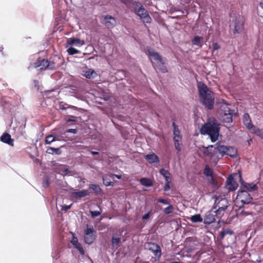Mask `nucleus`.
<instances>
[{
  "mask_svg": "<svg viewBox=\"0 0 263 263\" xmlns=\"http://www.w3.org/2000/svg\"><path fill=\"white\" fill-rule=\"evenodd\" d=\"M243 122L246 127L250 130L254 125L252 123L250 115L246 113L243 116Z\"/></svg>",
  "mask_w": 263,
  "mask_h": 263,
  "instance_id": "obj_17",
  "label": "nucleus"
},
{
  "mask_svg": "<svg viewBox=\"0 0 263 263\" xmlns=\"http://www.w3.org/2000/svg\"><path fill=\"white\" fill-rule=\"evenodd\" d=\"M203 37L202 36H195L192 41L193 45L201 47L203 45Z\"/></svg>",
  "mask_w": 263,
  "mask_h": 263,
  "instance_id": "obj_24",
  "label": "nucleus"
},
{
  "mask_svg": "<svg viewBox=\"0 0 263 263\" xmlns=\"http://www.w3.org/2000/svg\"><path fill=\"white\" fill-rule=\"evenodd\" d=\"M71 205H63L62 207V210L66 212L67 210L71 208Z\"/></svg>",
  "mask_w": 263,
  "mask_h": 263,
  "instance_id": "obj_47",
  "label": "nucleus"
},
{
  "mask_svg": "<svg viewBox=\"0 0 263 263\" xmlns=\"http://www.w3.org/2000/svg\"><path fill=\"white\" fill-rule=\"evenodd\" d=\"M149 214H150V213H148L147 214H145V215H144L143 216H142V218L143 219H147L149 218Z\"/></svg>",
  "mask_w": 263,
  "mask_h": 263,
  "instance_id": "obj_49",
  "label": "nucleus"
},
{
  "mask_svg": "<svg viewBox=\"0 0 263 263\" xmlns=\"http://www.w3.org/2000/svg\"><path fill=\"white\" fill-rule=\"evenodd\" d=\"M213 48L214 50H216L220 48V46L219 45V44L218 43H214L213 44Z\"/></svg>",
  "mask_w": 263,
  "mask_h": 263,
  "instance_id": "obj_46",
  "label": "nucleus"
},
{
  "mask_svg": "<svg viewBox=\"0 0 263 263\" xmlns=\"http://www.w3.org/2000/svg\"><path fill=\"white\" fill-rule=\"evenodd\" d=\"M232 107L231 104L227 103L224 100L219 103L218 114L220 119L223 122L226 123L232 122L233 115L234 114V110Z\"/></svg>",
  "mask_w": 263,
  "mask_h": 263,
  "instance_id": "obj_3",
  "label": "nucleus"
},
{
  "mask_svg": "<svg viewBox=\"0 0 263 263\" xmlns=\"http://www.w3.org/2000/svg\"><path fill=\"white\" fill-rule=\"evenodd\" d=\"M148 53L149 56L152 58L156 62L160 60L162 58L160 57L158 52H155V51L151 48L148 49Z\"/></svg>",
  "mask_w": 263,
  "mask_h": 263,
  "instance_id": "obj_22",
  "label": "nucleus"
},
{
  "mask_svg": "<svg viewBox=\"0 0 263 263\" xmlns=\"http://www.w3.org/2000/svg\"><path fill=\"white\" fill-rule=\"evenodd\" d=\"M170 184H171V180L166 181V184L164 186V191H167L170 189V188H171Z\"/></svg>",
  "mask_w": 263,
  "mask_h": 263,
  "instance_id": "obj_45",
  "label": "nucleus"
},
{
  "mask_svg": "<svg viewBox=\"0 0 263 263\" xmlns=\"http://www.w3.org/2000/svg\"><path fill=\"white\" fill-rule=\"evenodd\" d=\"M91 154L93 155H98L99 153L97 152H91Z\"/></svg>",
  "mask_w": 263,
  "mask_h": 263,
  "instance_id": "obj_51",
  "label": "nucleus"
},
{
  "mask_svg": "<svg viewBox=\"0 0 263 263\" xmlns=\"http://www.w3.org/2000/svg\"><path fill=\"white\" fill-rule=\"evenodd\" d=\"M135 11L136 13L140 16V19L144 23H149L151 22V17L142 5L139 2H135Z\"/></svg>",
  "mask_w": 263,
  "mask_h": 263,
  "instance_id": "obj_6",
  "label": "nucleus"
},
{
  "mask_svg": "<svg viewBox=\"0 0 263 263\" xmlns=\"http://www.w3.org/2000/svg\"><path fill=\"white\" fill-rule=\"evenodd\" d=\"M174 207L170 203L168 205V206L163 210V212L165 214H171L173 212Z\"/></svg>",
  "mask_w": 263,
  "mask_h": 263,
  "instance_id": "obj_36",
  "label": "nucleus"
},
{
  "mask_svg": "<svg viewBox=\"0 0 263 263\" xmlns=\"http://www.w3.org/2000/svg\"><path fill=\"white\" fill-rule=\"evenodd\" d=\"M67 52L70 55H73L74 54L79 53H80V51L78 50L73 48V47H70L68 48L67 49Z\"/></svg>",
  "mask_w": 263,
  "mask_h": 263,
  "instance_id": "obj_41",
  "label": "nucleus"
},
{
  "mask_svg": "<svg viewBox=\"0 0 263 263\" xmlns=\"http://www.w3.org/2000/svg\"><path fill=\"white\" fill-rule=\"evenodd\" d=\"M245 187L249 191H253L256 190L257 189L256 185L252 183H246L245 185Z\"/></svg>",
  "mask_w": 263,
  "mask_h": 263,
  "instance_id": "obj_34",
  "label": "nucleus"
},
{
  "mask_svg": "<svg viewBox=\"0 0 263 263\" xmlns=\"http://www.w3.org/2000/svg\"><path fill=\"white\" fill-rule=\"evenodd\" d=\"M113 176L117 178L118 179H120L121 178V176H119V175H113Z\"/></svg>",
  "mask_w": 263,
  "mask_h": 263,
  "instance_id": "obj_52",
  "label": "nucleus"
},
{
  "mask_svg": "<svg viewBox=\"0 0 263 263\" xmlns=\"http://www.w3.org/2000/svg\"><path fill=\"white\" fill-rule=\"evenodd\" d=\"M89 188L92 190L96 193H99L101 190L100 186L97 184H91L89 185Z\"/></svg>",
  "mask_w": 263,
  "mask_h": 263,
  "instance_id": "obj_35",
  "label": "nucleus"
},
{
  "mask_svg": "<svg viewBox=\"0 0 263 263\" xmlns=\"http://www.w3.org/2000/svg\"><path fill=\"white\" fill-rule=\"evenodd\" d=\"M203 173L206 176L209 177L208 180L209 182L213 186L214 188L216 189L217 187V183L213 176V170L209 166L206 165L204 170Z\"/></svg>",
  "mask_w": 263,
  "mask_h": 263,
  "instance_id": "obj_11",
  "label": "nucleus"
},
{
  "mask_svg": "<svg viewBox=\"0 0 263 263\" xmlns=\"http://www.w3.org/2000/svg\"><path fill=\"white\" fill-rule=\"evenodd\" d=\"M97 76V73L92 69L86 70L84 73V76L88 79L95 78Z\"/></svg>",
  "mask_w": 263,
  "mask_h": 263,
  "instance_id": "obj_29",
  "label": "nucleus"
},
{
  "mask_svg": "<svg viewBox=\"0 0 263 263\" xmlns=\"http://www.w3.org/2000/svg\"><path fill=\"white\" fill-rule=\"evenodd\" d=\"M103 183L105 186L112 185L114 183L111 182L108 178L107 176L103 177Z\"/></svg>",
  "mask_w": 263,
  "mask_h": 263,
  "instance_id": "obj_37",
  "label": "nucleus"
},
{
  "mask_svg": "<svg viewBox=\"0 0 263 263\" xmlns=\"http://www.w3.org/2000/svg\"><path fill=\"white\" fill-rule=\"evenodd\" d=\"M224 211V210H221L219 208H218L215 211H213V212H214V214L215 215V216H216L218 217H221L223 215Z\"/></svg>",
  "mask_w": 263,
  "mask_h": 263,
  "instance_id": "obj_38",
  "label": "nucleus"
},
{
  "mask_svg": "<svg viewBox=\"0 0 263 263\" xmlns=\"http://www.w3.org/2000/svg\"><path fill=\"white\" fill-rule=\"evenodd\" d=\"M85 44L84 40H81L78 38L70 37L67 39V45H74L77 47H81Z\"/></svg>",
  "mask_w": 263,
  "mask_h": 263,
  "instance_id": "obj_15",
  "label": "nucleus"
},
{
  "mask_svg": "<svg viewBox=\"0 0 263 263\" xmlns=\"http://www.w3.org/2000/svg\"><path fill=\"white\" fill-rule=\"evenodd\" d=\"M250 132L252 134L256 135L261 139H263V131L256 126L253 127L250 130Z\"/></svg>",
  "mask_w": 263,
  "mask_h": 263,
  "instance_id": "obj_27",
  "label": "nucleus"
},
{
  "mask_svg": "<svg viewBox=\"0 0 263 263\" xmlns=\"http://www.w3.org/2000/svg\"><path fill=\"white\" fill-rule=\"evenodd\" d=\"M93 228H87L85 230L84 240L86 243L90 245L95 240L96 237L93 234Z\"/></svg>",
  "mask_w": 263,
  "mask_h": 263,
  "instance_id": "obj_10",
  "label": "nucleus"
},
{
  "mask_svg": "<svg viewBox=\"0 0 263 263\" xmlns=\"http://www.w3.org/2000/svg\"><path fill=\"white\" fill-rule=\"evenodd\" d=\"M60 171L61 173H64L65 175H71V172L68 170V168L66 167V166H62L60 170Z\"/></svg>",
  "mask_w": 263,
  "mask_h": 263,
  "instance_id": "obj_42",
  "label": "nucleus"
},
{
  "mask_svg": "<svg viewBox=\"0 0 263 263\" xmlns=\"http://www.w3.org/2000/svg\"><path fill=\"white\" fill-rule=\"evenodd\" d=\"M47 152L49 154H55L59 155L61 154V151L60 148H53L50 147L47 149Z\"/></svg>",
  "mask_w": 263,
  "mask_h": 263,
  "instance_id": "obj_33",
  "label": "nucleus"
},
{
  "mask_svg": "<svg viewBox=\"0 0 263 263\" xmlns=\"http://www.w3.org/2000/svg\"><path fill=\"white\" fill-rule=\"evenodd\" d=\"M232 234L233 232L231 230L229 229H226L223 230L222 232H221L220 235L221 238H223L224 236L226 235H232Z\"/></svg>",
  "mask_w": 263,
  "mask_h": 263,
  "instance_id": "obj_39",
  "label": "nucleus"
},
{
  "mask_svg": "<svg viewBox=\"0 0 263 263\" xmlns=\"http://www.w3.org/2000/svg\"><path fill=\"white\" fill-rule=\"evenodd\" d=\"M66 132L72 134H76L77 133V130L76 129H69L67 130Z\"/></svg>",
  "mask_w": 263,
  "mask_h": 263,
  "instance_id": "obj_48",
  "label": "nucleus"
},
{
  "mask_svg": "<svg viewBox=\"0 0 263 263\" xmlns=\"http://www.w3.org/2000/svg\"><path fill=\"white\" fill-rule=\"evenodd\" d=\"M226 186L229 191H234L237 188L238 183L232 175H230L227 179Z\"/></svg>",
  "mask_w": 263,
  "mask_h": 263,
  "instance_id": "obj_14",
  "label": "nucleus"
},
{
  "mask_svg": "<svg viewBox=\"0 0 263 263\" xmlns=\"http://www.w3.org/2000/svg\"><path fill=\"white\" fill-rule=\"evenodd\" d=\"M144 158L150 163H158L160 161L159 157L153 153L145 155Z\"/></svg>",
  "mask_w": 263,
  "mask_h": 263,
  "instance_id": "obj_18",
  "label": "nucleus"
},
{
  "mask_svg": "<svg viewBox=\"0 0 263 263\" xmlns=\"http://www.w3.org/2000/svg\"><path fill=\"white\" fill-rule=\"evenodd\" d=\"M104 21L106 26L108 28L113 27L116 23L115 19L109 15H107L104 17Z\"/></svg>",
  "mask_w": 263,
  "mask_h": 263,
  "instance_id": "obj_21",
  "label": "nucleus"
},
{
  "mask_svg": "<svg viewBox=\"0 0 263 263\" xmlns=\"http://www.w3.org/2000/svg\"><path fill=\"white\" fill-rule=\"evenodd\" d=\"M157 201L158 202L163 203V204H165V205H168L170 204V203L167 201V200L164 199H161V198L160 199H158L157 200Z\"/></svg>",
  "mask_w": 263,
  "mask_h": 263,
  "instance_id": "obj_44",
  "label": "nucleus"
},
{
  "mask_svg": "<svg viewBox=\"0 0 263 263\" xmlns=\"http://www.w3.org/2000/svg\"><path fill=\"white\" fill-rule=\"evenodd\" d=\"M228 200L225 198H222L216 203L214 209L219 208L225 211L228 207Z\"/></svg>",
  "mask_w": 263,
  "mask_h": 263,
  "instance_id": "obj_19",
  "label": "nucleus"
},
{
  "mask_svg": "<svg viewBox=\"0 0 263 263\" xmlns=\"http://www.w3.org/2000/svg\"><path fill=\"white\" fill-rule=\"evenodd\" d=\"M190 220L193 222H202L203 220L200 214H196L191 217Z\"/></svg>",
  "mask_w": 263,
  "mask_h": 263,
  "instance_id": "obj_32",
  "label": "nucleus"
},
{
  "mask_svg": "<svg viewBox=\"0 0 263 263\" xmlns=\"http://www.w3.org/2000/svg\"><path fill=\"white\" fill-rule=\"evenodd\" d=\"M217 121L215 119H210L200 129L202 134L209 136L212 142L216 141L219 135V127Z\"/></svg>",
  "mask_w": 263,
  "mask_h": 263,
  "instance_id": "obj_2",
  "label": "nucleus"
},
{
  "mask_svg": "<svg viewBox=\"0 0 263 263\" xmlns=\"http://www.w3.org/2000/svg\"><path fill=\"white\" fill-rule=\"evenodd\" d=\"M140 183L144 186L149 187L153 185L152 180L149 179L142 178L140 180Z\"/></svg>",
  "mask_w": 263,
  "mask_h": 263,
  "instance_id": "obj_30",
  "label": "nucleus"
},
{
  "mask_svg": "<svg viewBox=\"0 0 263 263\" xmlns=\"http://www.w3.org/2000/svg\"><path fill=\"white\" fill-rule=\"evenodd\" d=\"M57 140L55 137L53 135H49L46 138L45 142L46 144H50L54 141Z\"/></svg>",
  "mask_w": 263,
  "mask_h": 263,
  "instance_id": "obj_40",
  "label": "nucleus"
},
{
  "mask_svg": "<svg viewBox=\"0 0 263 263\" xmlns=\"http://www.w3.org/2000/svg\"><path fill=\"white\" fill-rule=\"evenodd\" d=\"M1 141L10 145H13V140L11 139V136L8 133H4L1 136Z\"/></svg>",
  "mask_w": 263,
  "mask_h": 263,
  "instance_id": "obj_23",
  "label": "nucleus"
},
{
  "mask_svg": "<svg viewBox=\"0 0 263 263\" xmlns=\"http://www.w3.org/2000/svg\"><path fill=\"white\" fill-rule=\"evenodd\" d=\"M48 185H49V183H48V182L47 181L44 182L43 183V186L44 187H47L48 186Z\"/></svg>",
  "mask_w": 263,
  "mask_h": 263,
  "instance_id": "obj_50",
  "label": "nucleus"
},
{
  "mask_svg": "<svg viewBox=\"0 0 263 263\" xmlns=\"http://www.w3.org/2000/svg\"><path fill=\"white\" fill-rule=\"evenodd\" d=\"M252 198L247 191H239L236 197V202H240L242 204H248L251 202Z\"/></svg>",
  "mask_w": 263,
  "mask_h": 263,
  "instance_id": "obj_8",
  "label": "nucleus"
},
{
  "mask_svg": "<svg viewBox=\"0 0 263 263\" xmlns=\"http://www.w3.org/2000/svg\"><path fill=\"white\" fill-rule=\"evenodd\" d=\"M149 250H151L156 256L160 257L161 256V249L159 246L155 243L151 245Z\"/></svg>",
  "mask_w": 263,
  "mask_h": 263,
  "instance_id": "obj_25",
  "label": "nucleus"
},
{
  "mask_svg": "<svg viewBox=\"0 0 263 263\" xmlns=\"http://www.w3.org/2000/svg\"><path fill=\"white\" fill-rule=\"evenodd\" d=\"M155 65L161 72L163 73L167 72L166 67L164 65V62L162 59L155 62Z\"/></svg>",
  "mask_w": 263,
  "mask_h": 263,
  "instance_id": "obj_26",
  "label": "nucleus"
},
{
  "mask_svg": "<svg viewBox=\"0 0 263 263\" xmlns=\"http://www.w3.org/2000/svg\"><path fill=\"white\" fill-rule=\"evenodd\" d=\"M213 145H209L207 147H202L200 148V151L205 156L210 158V161L212 163L216 165L219 160L220 159L218 151L216 149V147L213 149Z\"/></svg>",
  "mask_w": 263,
  "mask_h": 263,
  "instance_id": "obj_4",
  "label": "nucleus"
},
{
  "mask_svg": "<svg viewBox=\"0 0 263 263\" xmlns=\"http://www.w3.org/2000/svg\"><path fill=\"white\" fill-rule=\"evenodd\" d=\"M234 33H240L243 29V21L241 17H236L234 22Z\"/></svg>",
  "mask_w": 263,
  "mask_h": 263,
  "instance_id": "obj_13",
  "label": "nucleus"
},
{
  "mask_svg": "<svg viewBox=\"0 0 263 263\" xmlns=\"http://www.w3.org/2000/svg\"><path fill=\"white\" fill-rule=\"evenodd\" d=\"M73 246L80 252L81 254H84L85 252L81 245L78 242L77 238L73 237L71 241Z\"/></svg>",
  "mask_w": 263,
  "mask_h": 263,
  "instance_id": "obj_20",
  "label": "nucleus"
},
{
  "mask_svg": "<svg viewBox=\"0 0 263 263\" xmlns=\"http://www.w3.org/2000/svg\"><path fill=\"white\" fill-rule=\"evenodd\" d=\"M220 158L224 155L229 156L232 158H236L237 156V149L235 147L227 146L223 145H218L216 147Z\"/></svg>",
  "mask_w": 263,
  "mask_h": 263,
  "instance_id": "obj_5",
  "label": "nucleus"
},
{
  "mask_svg": "<svg viewBox=\"0 0 263 263\" xmlns=\"http://www.w3.org/2000/svg\"><path fill=\"white\" fill-rule=\"evenodd\" d=\"M159 172L164 177L165 181L170 180V174L168 171L161 168Z\"/></svg>",
  "mask_w": 263,
  "mask_h": 263,
  "instance_id": "obj_31",
  "label": "nucleus"
},
{
  "mask_svg": "<svg viewBox=\"0 0 263 263\" xmlns=\"http://www.w3.org/2000/svg\"><path fill=\"white\" fill-rule=\"evenodd\" d=\"M173 135H174V141L175 148L178 151H181L182 149V136L180 134V132L178 128L177 125H176L175 122L173 123Z\"/></svg>",
  "mask_w": 263,
  "mask_h": 263,
  "instance_id": "obj_7",
  "label": "nucleus"
},
{
  "mask_svg": "<svg viewBox=\"0 0 263 263\" xmlns=\"http://www.w3.org/2000/svg\"><path fill=\"white\" fill-rule=\"evenodd\" d=\"M122 3H125L126 2V0H120Z\"/></svg>",
  "mask_w": 263,
  "mask_h": 263,
  "instance_id": "obj_53",
  "label": "nucleus"
},
{
  "mask_svg": "<svg viewBox=\"0 0 263 263\" xmlns=\"http://www.w3.org/2000/svg\"><path fill=\"white\" fill-rule=\"evenodd\" d=\"M198 89L201 102L208 109L213 108L214 103V97L212 91L202 82L198 83Z\"/></svg>",
  "mask_w": 263,
  "mask_h": 263,
  "instance_id": "obj_1",
  "label": "nucleus"
},
{
  "mask_svg": "<svg viewBox=\"0 0 263 263\" xmlns=\"http://www.w3.org/2000/svg\"><path fill=\"white\" fill-rule=\"evenodd\" d=\"M215 215L213 211L206 213L204 217V223L205 224H211L215 221Z\"/></svg>",
  "mask_w": 263,
  "mask_h": 263,
  "instance_id": "obj_16",
  "label": "nucleus"
},
{
  "mask_svg": "<svg viewBox=\"0 0 263 263\" xmlns=\"http://www.w3.org/2000/svg\"><path fill=\"white\" fill-rule=\"evenodd\" d=\"M3 48L2 46H0V51L3 50Z\"/></svg>",
  "mask_w": 263,
  "mask_h": 263,
  "instance_id": "obj_54",
  "label": "nucleus"
},
{
  "mask_svg": "<svg viewBox=\"0 0 263 263\" xmlns=\"http://www.w3.org/2000/svg\"><path fill=\"white\" fill-rule=\"evenodd\" d=\"M71 196L74 198L78 199L85 197L89 195V192L87 190H82L81 191L73 190L71 192Z\"/></svg>",
  "mask_w": 263,
  "mask_h": 263,
  "instance_id": "obj_12",
  "label": "nucleus"
},
{
  "mask_svg": "<svg viewBox=\"0 0 263 263\" xmlns=\"http://www.w3.org/2000/svg\"><path fill=\"white\" fill-rule=\"evenodd\" d=\"M121 239L119 237L113 236L111 239V245L114 249H117L119 247Z\"/></svg>",
  "mask_w": 263,
  "mask_h": 263,
  "instance_id": "obj_28",
  "label": "nucleus"
},
{
  "mask_svg": "<svg viewBox=\"0 0 263 263\" xmlns=\"http://www.w3.org/2000/svg\"><path fill=\"white\" fill-rule=\"evenodd\" d=\"M91 213V217L92 218H95V217H96L99 215H101V212H100V211H91L90 212Z\"/></svg>",
  "mask_w": 263,
  "mask_h": 263,
  "instance_id": "obj_43",
  "label": "nucleus"
},
{
  "mask_svg": "<svg viewBox=\"0 0 263 263\" xmlns=\"http://www.w3.org/2000/svg\"><path fill=\"white\" fill-rule=\"evenodd\" d=\"M32 66L34 68L40 67L41 70L52 69L54 67V63H50L47 60L39 59Z\"/></svg>",
  "mask_w": 263,
  "mask_h": 263,
  "instance_id": "obj_9",
  "label": "nucleus"
}]
</instances>
